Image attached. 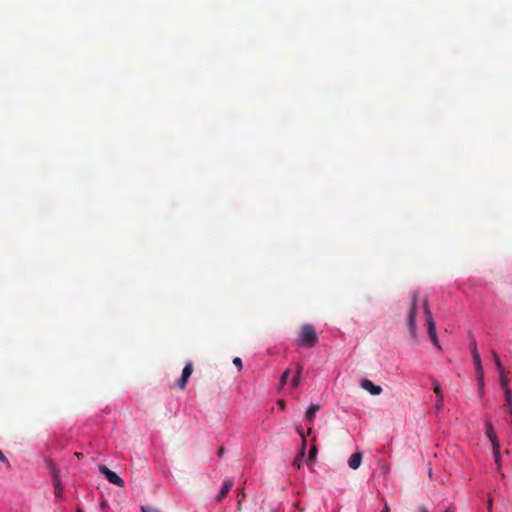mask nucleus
<instances>
[{"mask_svg": "<svg viewBox=\"0 0 512 512\" xmlns=\"http://www.w3.org/2000/svg\"><path fill=\"white\" fill-rule=\"evenodd\" d=\"M418 301H419V293L415 291L412 294L411 304H410L407 319H406L411 337L414 340L417 338L416 312H417V308H418Z\"/></svg>", "mask_w": 512, "mask_h": 512, "instance_id": "f257e3e1", "label": "nucleus"}, {"mask_svg": "<svg viewBox=\"0 0 512 512\" xmlns=\"http://www.w3.org/2000/svg\"><path fill=\"white\" fill-rule=\"evenodd\" d=\"M423 310L424 314L426 316V324H427V331L428 335L430 337V340L434 344L435 347H437L439 350H441V346L437 337L436 333V325L434 322V319L432 317V314L430 312L429 306H428V299H424L423 301Z\"/></svg>", "mask_w": 512, "mask_h": 512, "instance_id": "f03ea898", "label": "nucleus"}, {"mask_svg": "<svg viewBox=\"0 0 512 512\" xmlns=\"http://www.w3.org/2000/svg\"><path fill=\"white\" fill-rule=\"evenodd\" d=\"M299 340L301 345L304 347L310 348L315 346L318 342V336L314 327L310 324L303 325L299 335Z\"/></svg>", "mask_w": 512, "mask_h": 512, "instance_id": "7ed1b4c3", "label": "nucleus"}, {"mask_svg": "<svg viewBox=\"0 0 512 512\" xmlns=\"http://www.w3.org/2000/svg\"><path fill=\"white\" fill-rule=\"evenodd\" d=\"M99 472L101 474H103L110 483H112L118 487L124 486V480L117 473L110 470L107 466H105V465L99 466Z\"/></svg>", "mask_w": 512, "mask_h": 512, "instance_id": "20e7f679", "label": "nucleus"}, {"mask_svg": "<svg viewBox=\"0 0 512 512\" xmlns=\"http://www.w3.org/2000/svg\"><path fill=\"white\" fill-rule=\"evenodd\" d=\"M193 372V365L191 362L187 363L182 371L181 378L177 381V386L182 390L186 387L187 381Z\"/></svg>", "mask_w": 512, "mask_h": 512, "instance_id": "39448f33", "label": "nucleus"}, {"mask_svg": "<svg viewBox=\"0 0 512 512\" xmlns=\"http://www.w3.org/2000/svg\"><path fill=\"white\" fill-rule=\"evenodd\" d=\"M361 388L368 391L371 395H379L382 392V388L378 385H375L369 379H363L360 383Z\"/></svg>", "mask_w": 512, "mask_h": 512, "instance_id": "423d86ee", "label": "nucleus"}, {"mask_svg": "<svg viewBox=\"0 0 512 512\" xmlns=\"http://www.w3.org/2000/svg\"><path fill=\"white\" fill-rule=\"evenodd\" d=\"M298 433L300 434L301 438H302V446H301V450H300V454L299 456L294 460L293 462V465L297 468H300L301 465H302V458L304 456V453H305V447H306V437L305 435L303 434L302 430L298 429Z\"/></svg>", "mask_w": 512, "mask_h": 512, "instance_id": "0eeeda50", "label": "nucleus"}, {"mask_svg": "<svg viewBox=\"0 0 512 512\" xmlns=\"http://www.w3.org/2000/svg\"><path fill=\"white\" fill-rule=\"evenodd\" d=\"M362 453L361 452H355L353 453L349 460H348V465L351 469L353 470H356L360 467L361 465V461H362Z\"/></svg>", "mask_w": 512, "mask_h": 512, "instance_id": "6e6552de", "label": "nucleus"}, {"mask_svg": "<svg viewBox=\"0 0 512 512\" xmlns=\"http://www.w3.org/2000/svg\"><path fill=\"white\" fill-rule=\"evenodd\" d=\"M232 486H233V481L230 479L226 480L223 483L219 494L216 496V501L220 502L221 500H223L226 497V495L229 493V491L231 490Z\"/></svg>", "mask_w": 512, "mask_h": 512, "instance_id": "1a4fd4ad", "label": "nucleus"}, {"mask_svg": "<svg viewBox=\"0 0 512 512\" xmlns=\"http://www.w3.org/2000/svg\"><path fill=\"white\" fill-rule=\"evenodd\" d=\"M321 409L320 404H312L306 411V420L312 422L315 418L316 413Z\"/></svg>", "mask_w": 512, "mask_h": 512, "instance_id": "9d476101", "label": "nucleus"}, {"mask_svg": "<svg viewBox=\"0 0 512 512\" xmlns=\"http://www.w3.org/2000/svg\"><path fill=\"white\" fill-rule=\"evenodd\" d=\"M486 435L490 439L491 443H499L497 436L495 435L493 425L490 421L486 422Z\"/></svg>", "mask_w": 512, "mask_h": 512, "instance_id": "9b49d317", "label": "nucleus"}, {"mask_svg": "<svg viewBox=\"0 0 512 512\" xmlns=\"http://www.w3.org/2000/svg\"><path fill=\"white\" fill-rule=\"evenodd\" d=\"M302 371H303V366L301 364H297L296 373H295V375L292 378L291 383H290L292 388L295 389V388H297L299 386Z\"/></svg>", "mask_w": 512, "mask_h": 512, "instance_id": "f8f14e48", "label": "nucleus"}, {"mask_svg": "<svg viewBox=\"0 0 512 512\" xmlns=\"http://www.w3.org/2000/svg\"><path fill=\"white\" fill-rule=\"evenodd\" d=\"M472 358L475 365L476 374H481L483 371V367L479 352H475L474 354H472Z\"/></svg>", "mask_w": 512, "mask_h": 512, "instance_id": "ddd939ff", "label": "nucleus"}, {"mask_svg": "<svg viewBox=\"0 0 512 512\" xmlns=\"http://www.w3.org/2000/svg\"><path fill=\"white\" fill-rule=\"evenodd\" d=\"M433 390H434V393L436 394L438 402H443L444 396H443V393L441 390V386H440L439 382L435 379H433Z\"/></svg>", "mask_w": 512, "mask_h": 512, "instance_id": "4468645a", "label": "nucleus"}, {"mask_svg": "<svg viewBox=\"0 0 512 512\" xmlns=\"http://www.w3.org/2000/svg\"><path fill=\"white\" fill-rule=\"evenodd\" d=\"M500 374V384L503 390L510 389L508 386V379L506 377V371L503 369L502 371H498Z\"/></svg>", "mask_w": 512, "mask_h": 512, "instance_id": "2eb2a0df", "label": "nucleus"}, {"mask_svg": "<svg viewBox=\"0 0 512 512\" xmlns=\"http://www.w3.org/2000/svg\"><path fill=\"white\" fill-rule=\"evenodd\" d=\"M491 354H492V357H493V360H494V363H495V366L497 368L498 371H502L504 368H503V365L500 361V358L497 354V352L495 350H492L491 351Z\"/></svg>", "mask_w": 512, "mask_h": 512, "instance_id": "dca6fc26", "label": "nucleus"}, {"mask_svg": "<svg viewBox=\"0 0 512 512\" xmlns=\"http://www.w3.org/2000/svg\"><path fill=\"white\" fill-rule=\"evenodd\" d=\"M495 461L500 463V443L492 444Z\"/></svg>", "mask_w": 512, "mask_h": 512, "instance_id": "f3484780", "label": "nucleus"}, {"mask_svg": "<svg viewBox=\"0 0 512 512\" xmlns=\"http://www.w3.org/2000/svg\"><path fill=\"white\" fill-rule=\"evenodd\" d=\"M289 375H290V369H286L280 377V383H279L280 388H282L287 383Z\"/></svg>", "mask_w": 512, "mask_h": 512, "instance_id": "a211bd4d", "label": "nucleus"}, {"mask_svg": "<svg viewBox=\"0 0 512 512\" xmlns=\"http://www.w3.org/2000/svg\"><path fill=\"white\" fill-rule=\"evenodd\" d=\"M316 455H317V448H316V446H312L311 449L309 450L307 461L314 462L316 459Z\"/></svg>", "mask_w": 512, "mask_h": 512, "instance_id": "6ab92c4d", "label": "nucleus"}, {"mask_svg": "<svg viewBox=\"0 0 512 512\" xmlns=\"http://www.w3.org/2000/svg\"><path fill=\"white\" fill-rule=\"evenodd\" d=\"M505 392V400H506V404L507 406L509 407V410L511 409V406H512V392L510 389H506L504 390Z\"/></svg>", "mask_w": 512, "mask_h": 512, "instance_id": "aec40b11", "label": "nucleus"}, {"mask_svg": "<svg viewBox=\"0 0 512 512\" xmlns=\"http://www.w3.org/2000/svg\"><path fill=\"white\" fill-rule=\"evenodd\" d=\"M52 481H53L54 487L62 485V482L60 479V472H54V474H52Z\"/></svg>", "mask_w": 512, "mask_h": 512, "instance_id": "412c9836", "label": "nucleus"}, {"mask_svg": "<svg viewBox=\"0 0 512 512\" xmlns=\"http://www.w3.org/2000/svg\"><path fill=\"white\" fill-rule=\"evenodd\" d=\"M478 379L479 390L482 392L484 389V370L481 374H476Z\"/></svg>", "mask_w": 512, "mask_h": 512, "instance_id": "4be33fe9", "label": "nucleus"}, {"mask_svg": "<svg viewBox=\"0 0 512 512\" xmlns=\"http://www.w3.org/2000/svg\"><path fill=\"white\" fill-rule=\"evenodd\" d=\"M46 464L51 474H54V472H59V470L56 467V464L52 460H47Z\"/></svg>", "mask_w": 512, "mask_h": 512, "instance_id": "5701e85b", "label": "nucleus"}, {"mask_svg": "<svg viewBox=\"0 0 512 512\" xmlns=\"http://www.w3.org/2000/svg\"><path fill=\"white\" fill-rule=\"evenodd\" d=\"M63 492H64L63 485L54 487V495L56 498H62Z\"/></svg>", "mask_w": 512, "mask_h": 512, "instance_id": "b1692460", "label": "nucleus"}, {"mask_svg": "<svg viewBox=\"0 0 512 512\" xmlns=\"http://www.w3.org/2000/svg\"><path fill=\"white\" fill-rule=\"evenodd\" d=\"M469 346H470V350H471L472 354H474L475 352H478L477 342L473 337H471Z\"/></svg>", "mask_w": 512, "mask_h": 512, "instance_id": "393cba45", "label": "nucleus"}, {"mask_svg": "<svg viewBox=\"0 0 512 512\" xmlns=\"http://www.w3.org/2000/svg\"><path fill=\"white\" fill-rule=\"evenodd\" d=\"M233 364L238 368V370H239V371H240V370H242V368H243V363H242L241 358H239V357H235V358L233 359Z\"/></svg>", "mask_w": 512, "mask_h": 512, "instance_id": "a878e982", "label": "nucleus"}, {"mask_svg": "<svg viewBox=\"0 0 512 512\" xmlns=\"http://www.w3.org/2000/svg\"><path fill=\"white\" fill-rule=\"evenodd\" d=\"M142 512H162L161 510L153 507H142Z\"/></svg>", "mask_w": 512, "mask_h": 512, "instance_id": "bb28decb", "label": "nucleus"}, {"mask_svg": "<svg viewBox=\"0 0 512 512\" xmlns=\"http://www.w3.org/2000/svg\"><path fill=\"white\" fill-rule=\"evenodd\" d=\"M245 498V494L244 492H241V495H240V498L238 499L237 501V505H238V510H241V502L242 500Z\"/></svg>", "mask_w": 512, "mask_h": 512, "instance_id": "cd10ccee", "label": "nucleus"}, {"mask_svg": "<svg viewBox=\"0 0 512 512\" xmlns=\"http://www.w3.org/2000/svg\"><path fill=\"white\" fill-rule=\"evenodd\" d=\"M277 404H278V406H279V408H280L281 410H284V409H285V407H286V404H285V401H284V400H278Z\"/></svg>", "mask_w": 512, "mask_h": 512, "instance_id": "c85d7f7f", "label": "nucleus"}, {"mask_svg": "<svg viewBox=\"0 0 512 512\" xmlns=\"http://www.w3.org/2000/svg\"><path fill=\"white\" fill-rule=\"evenodd\" d=\"M0 461L8 463L6 456L3 454V452L1 450H0Z\"/></svg>", "mask_w": 512, "mask_h": 512, "instance_id": "c756f323", "label": "nucleus"}, {"mask_svg": "<svg viewBox=\"0 0 512 512\" xmlns=\"http://www.w3.org/2000/svg\"><path fill=\"white\" fill-rule=\"evenodd\" d=\"M492 498H489L488 500V503H487V509L489 512H492Z\"/></svg>", "mask_w": 512, "mask_h": 512, "instance_id": "7c9ffc66", "label": "nucleus"}, {"mask_svg": "<svg viewBox=\"0 0 512 512\" xmlns=\"http://www.w3.org/2000/svg\"><path fill=\"white\" fill-rule=\"evenodd\" d=\"M224 452H225L224 447H220V448L218 449V456H219V457H222V456H223V454H224Z\"/></svg>", "mask_w": 512, "mask_h": 512, "instance_id": "2f4dec72", "label": "nucleus"}, {"mask_svg": "<svg viewBox=\"0 0 512 512\" xmlns=\"http://www.w3.org/2000/svg\"><path fill=\"white\" fill-rule=\"evenodd\" d=\"M418 510L419 512H429L426 506H420Z\"/></svg>", "mask_w": 512, "mask_h": 512, "instance_id": "473e14b6", "label": "nucleus"}, {"mask_svg": "<svg viewBox=\"0 0 512 512\" xmlns=\"http://www.w3.org/2000/svg\"><path fill=\"white\" fill-rule=\"evenodd\" d=\"M442 406H443V402H438V401H437V403H436V409H437V410H440V409L442 408Z\"/></svg>", "mask_w": 512, "mask_h": 512, "instance_id": "72a5a7b5", "label": "nucleus"}, {"mask_svg": "<svg viewBox=\"0 0 512 512\" xmlns=\"http://www.w3.org/2000/svg\"><path fill=\"white\" fill-rule=\"evenodd\" d=\"M74 455L78 458V459H81L83 458V454L80 453V452H75Z\"/></svg>", "mask_w": 512, "mask_h": 512, "instance_id": "f704fd0d", "label": "nucleus"}, {"mask_svg": "<svg viewBox=\"0 0 512 512\" xmlns=\"http://www.w3.org/2000/svg\"><path fill=\"white\" fill-rule=\"evenodd\" d=\"M381 512H390L388 505H385Z\"/></svg>", "mask_w": 512, "mask_h": 512, "instance_id": "c9c22d12", "label": "nucleus"}, {"mask_svg": "<svg viewBox=\"0 0 512 512\" xmlns=\"http://www.w3.org/2000/svg\"><path fill=\"white\" fill-rule=\"evenodd\" d=\"M509 413H510V415H511L510 425H511V427H512V406H511V409L509 410Z\"/></svg>", "mask_w": 512, "mask_h": 512, "instance_id": "e433bc0d", "label": "nucleus"}, {"mask_svg": "<svg viewBox=\"0 0 512 512\" xmlns=\"http://www.w3.org/2000/svg\"><path fill=\"white\" fill-rule=\"evenodd\" d=\"M444 512H454L452 509H446Z\"/></svg>", "mask_w": 512, "mask_h": 512, "instance_id": "4c0bfd02", "label": "nucleus"}, {"mask_svg": "<svg viewBox=\"0 0 512 512\" xmlns=\"http://www.w3.org/2000/svg\"><path fill=\"white\" fill-rule=\"evenodd\" d=\"M76 512H83L81 509H77Z\"/></svg>", "mask_w": 512, "mask_h": 512, "instance_id": "58836bf2", "label": "nucleus"}]
</instances>
